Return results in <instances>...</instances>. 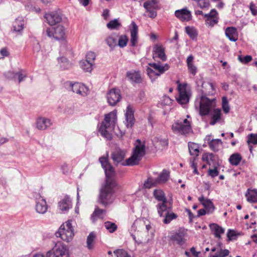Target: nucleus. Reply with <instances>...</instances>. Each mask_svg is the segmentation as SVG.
Wrapping results in <instances>:
<instances>
[{
  "instance_id": "obj_1",
  "label": "nucleus",
  "mask_w": 257,
  "mask_h": 257,
  "mask_svg": "<svg viewBox=\"0 0 257 257\" xmlns=\"http://www.w3.org/2000/svg\"><path fill=\"white\" fill-rule=\"evenodd\" d=\"M99 161L104 170L106 179L105 183L100 190L98 200L101 204L106 207L111 204L115 199L117 183L113 178L114 175V169L108 162L107 159L102 157L99 158Z\"/></svg>"
},
{
  "instance_id": "obj_2",
  "label": "nucleus",
  "mask_w": 257,
  "mask_h": 257,
  "mask_svg": "<svg viewBox=\"0 0 257 257\" xmlns=\"http://www.w3.org/2000/svg\"><path fill=\"white\" fill-rule=\"evenodd\" d=\"M135 227L137 230L135 234H132V236L138 244L147 243L153 238L154 233L151 226L146 224L145 221H136L132 226V228Z\"/></svg>"
},
{
  "instance_id": "obj_3",
  "label": "nucleus",
  "mask_w": 257,
  "mask_h": 257,
  "mask_svg": "<svg viewBox=\"0 0 257 257\" xmlns=\"http://www.w3.org/2000/svg\"><path fill=\"white\" fill-rule=\"evenodd\" d=\"M117 120L116 112L111 111L105 116L104 121L102 122L99 131L100 134L107 139H111V132L113 130Z\"/></svg>"
},
{
  "instance_id": "obj_4",
  "label": "nucleus",
  "mask_w": 257,
  "mask_h": 257,
  "mask_svg": "<svg viewBox=\"0 0 257 257\" xmlns=\"http://www.w3.org/2000/svg\"><path fill=\"white\" fill-rule=\"evenodd\" d=\"M194 106L200 115H207L214 108L215 100L209 99L206 96L201 95L196 98Z\"/></svg>"
},
{
  "instance_id": "obj_5",
  "label": "nucleus",
  "mask_w": 257,
  "mask_h": 257,
  "mask_svg": "<svg viewBox=\"0 0 257 257\" xmlns=\"http://www.w3.org/2000/svg\"><path fill=\"white\" fill-rule=\"evenodd\" d=\"M146 154L145 145L144 142L137 140L135 143V148L133 150V155L125 162L122 163L123 165L134 166L138 165L142 158Z\"/></svg>"
},
{
  "instance_id": "obj_6",
  "label": "nucleus",
  "mask_w": 257,
  "mask_h": 257,
  "mask_svg": "<svg viewBox=\"0 0 257 257\" xmlns=\"http://www.w3.org/2000/svg\"><path fill=\"white\" fill-rule=\"evenodd\" d=\"M32 257H44L41 253H36ZM46 257H69L67 246L62 242L57 243L51 250L46 253Z\"/></svg>"
},
{
  "instance_id": "obj_7",
  "label": "nucleus",
  "mask_w": 257,
  "mask_h": 257,
  "mask_svg": "<svg viewBox=\"0 0 257 257\" xmlns=\"http://www.w3.org/2000/svg\"><path fill=\"white\" fill-rule=\"evenodd\" d=\"M150 67H148L146 69L147 74L151 79H155V77L160 76L164 74L170 68V65L167 64H163L160 62L156 63H149Z\"/></svg>"
},
{
  "instance_id": "obj_8",
  "label": "nucleus",
  "mask_w": 257,
  "mask_h": 257,
  "mask_svg": "<svg viewBox=\"0 0 257 257\" xmlns=\"http://www.w3.org/2000/svg\"><path fill=\"white\" fill-rule=\"evenodd\" d=\"M56 235L64 241L67 242L71 241L74 236V230L71 221H67L61 225L56 233Z\"/></svg>"
},
{
  "instance_id": "obj_9",
  "label": "nucleus",
  "mask_w": 257,
  "mask_h": 257,
  "mask_svg": "<svg viewBox=\"0 0 257 257\" xmlns=\"http://www.w3.org/2000/svg\"><path fill=\"white\" fill-rule=\"evenodd\" d=\"M173 132L176 134L186 135L192 132L191 121L187 118L180 119L172 126Z\"/></svg>"
},
{
  "instance_id": "obj_10",
  "label": "nucleus",
  "mask_w": 257,
  "mask_h": 257,
  "mask_svg": "<svg viewBox=\"0 0 257 257\" xmlns=\"http://www.w3.org/2000/svg\"><path fill=\"white\" fill-rule=\"evenodd\" d=\"M46 33L49 37H52L56 40H64L66 36V28L62 25L59 24L53 28H48Z\"/></svg>"
},
{
  "instance_id": "obj_11",
  "label": "nucleus",
  "mask_w": 257,
  "mask_h": 257,
  "mask_svg": "<svg viewBox=\"0 0 257 257\" xmlns=\"http://www.w3.org/2000/svg\"><path fill=\"white\" fill-rule=\"evenodd\" d=\"M179 96L177 100L180 104H184L189 102L191 95V90L186 84H181L177 81Z\"/></svg>"
},
{
  "instance_id": "obj_12",
  "label": "nucleus",
  "mask_w": 257,
  "mask_h": 257,
  "mask_svg": "<svg viewBox=\"0 0 257 257\" xmlns=\"http://www.w3.org/2000/svg\"><path fill=\"white\" fill-rule=\"evenodd\" d=\"M69 89L74 93H76L82 96H85L89 93L88 88L81 83H70Z\"/></svg>"
},
{
  "instance_id": "obj_13",
  "label": "nucleus",
  "mask_w": 257,
  "mask_h": 257,
  "mask_svg": "<svg viewBox=\"0 0 257 257\" xmlns=\"http://www.w3.org/2000/svg\"><path fill=\"white\" fill-rule=\"evenodd\" d=\"M106 98L109 105L114 106L121 99L120 90L116 88L110 89L107 93Z\"/></svg>"
},
{
  "instance_id": "obj_14",
  "label": "nucleus",
  "mask_w": 257,
  "mask_h": 257,
  "mask_svg": "<svg viewBox=\"0 0 257 257\" xmlns=\"http://www.w3.org/2000/svg\"><path fill=\"white\" fill-rule=\"evenodd\" d=\"M152 55L154 60L159 58L163 61L167 60V56L165 53V48L160 44H156L153 46Z\"/></svg>"
},
{
  "instance_id": "obj_15",
  "label": "nucleus",
  "mask_w": 257,
  "mask_h": 257,
  "mask_svg": "<svg viewBox=\"0 0 257 257\" xmlns=\"http://www.w3.org/2000/svg\"><path fill=\"white\" fill-rule=\"evenodd\" d=\"M35 209L37 212L42 214L45 213L48 209V205L45 199L39 194H37L36 196Z\"/></svg>"
},
{
  "instance_id": "obj_16",
  "label": "nucleus",
  "mask_w": 257,
  "mask_h": 257,
  "mask_svg": "<svg viewBox=\"0 0 257 257\" xmlns=\"http://www.w3.org/2000/svg\"><path fill=\"white\" fill-rule=\"evenodd\" d=\"M206 25L213 27L218 22V13L215 9L211 10L209 13L204 15Z\"/></svg>"
},
{
  "instance_id": "obj_17",
  "label": "nucleus",
  "mask_w": 257,
  "mask_h": 257,
  "mask_svg": "<svg viewBox=\"0 0 257 257\" xmlns=\"http://www.w3.org/2000/svg\"><path fill=\"white\" fill-rule=\"evenodd\" d=\"M59 209L62 213H65L72 207V201L68 196H65L58 203Z\"/></svg>"
},
{
  "instance_id": "obj_18",
  "label": "nucleus",
  "mask_w": 257,
  "mask_h": 257,
  "mask_svg": "<svg viewBox=\"0 0 257 257\" xmlns=\"http://www.w3.org/2000/svg\"><path fill=\"white\" fill-rule=\"evenodd\" d=\"M52 125L50 119L46 117H39L36 121V128L39 130H45Z\"/></svg>"
},
{
  "instance_id": "obj_19",
  "label": "nucleus",
  "mask_w": 257,
  "mask_h": 257,
  "mask_svg": "<svg viewBox=\"0 0 257 257\" xmlns=\"http://www.w3.org/2000/svg\"><path fill=\"white\" fill-rule=\"evenodd\" d=\"M175 15L176 17L182 21H188L191 19V12L187 9H183L176 11Z\"/></svg>"
},
{
  "instance_id": "obj_20",
  "label": "nucleus",
  "mask_w": 257,
  "mask_h": 257,
  "mask_svg": "<svg viewBox=\"0 0 257 257\" xmlns=\"http://www.w3.org/2000/svg\"><path fill=\"white\" fill-rule=\"evenodd\" d=\"M199 201L203 205L207 214L212 213L214 210V206L210 200L205 199L203 196L198 198Z\"/></svg>"
},
{
  "instance_id": "obj_21",
  "label": "nucleus",
  "mask_w": 257,
  "mask_h": 257,
  "mask_svg": "<svg viewBox=\"0 0 257 257\" xmlns=\"http://www.w3.org/2000/svg\"><path fill=\"white\" fill-rule=\"evenodd\" d=\"M202 95L204 96L212 95L215 90L212 83L209 82H203L202 84Z\"/></svg>"
},
{
  "instance_id": "obj_22",
  "label": "nucleus",
  "mask_w": 257,
  "mask_h": 257,
  "mask_svg": "<svg viewBox=\"0 0 257 257\" xmlns=\"http://www.w3.org/2000/svg\"><path fill=\"white\" fill-rule=\"evenodd\" d=\"M131 26L132 28L130 30L131 35V43L132 46H135L138 43V28L134 22H132Z\"/></svg>"
},
{
  "instance_id": "obj_23",
  "label": "nucleus",
  "mask_w": 257,
  "mask_h": 257,
  "mask_svg": "<svg viewBox=\"0 0 257 257\" xmlns=\"http://www.w3.org/2000/svg\"><path fill=\"white\" fill-rule=\"evenodd\" d=\"M45 18L50 25H54L60 22L62 20L61 17L56 13L46 14Z\"/></svg>"
},
{
  "instance_id": "obj_24",
  "label": "nucleus",
  "mask_w": 257,
  "mask_h": 257,
  "mask_svg": "<svg viewBox=\"0 0 257 257\" xmlns=\"http://www.w3.org/2000/svg\"><path fill=\"white\" fill-rule=\"evenodd\" d=\"M171 239L177 244L181 245L185 242L184 233L183 231L179 230L171 235Z\"/></svg>"
},
{
  "instance_id": "obj_25",
  "label": "nucleus",
  "mask_w": 257,
  "mask_h": 257,
  "mask_svg": "<svg viewBox=\"0 0 257 257\" xmlns=\"http://www.w3.org/2000/svg\"><path fill=\"white\" fill-rule=\"evenodd\" d=\"M125 152L120 149H116L111 154V158L114 162L119 163L125 158Z\"/></svg>"
},
{
  "instance_id": "obj_26",
  "label": "nucleus",
  "mask_w": 257,
  "mask_h": 257,
  "mask_svg": "<svg viewBox=\"0 0 257 257\" xmlns=\"http://www.w3.org/2000/svg\"><path fill=\"white\" fill-rule=\"evenodd\" d=\"M125 116L126 127L127 128L132 127L134 124L135 118L133 112L129 106L127 107Z\"/></svg>"
},
{
  "instance_id": "obj_27",
  "label": "nucleus",
  "mask_w": 257,
  "mask_h": 257,
  "mask_svg": "<svg viewBox=\"0 0 257 257\" xmlns=\"http://www.w3.org/2000/svg\"><path fill=\"white\" fill-rule=\"evenodd\" d=\"M225 35L232 42H235L238 39L237 30L234 27L227 28L225 30Z\"/></svg>"
},
{
  "instance_id": "obj_28",
  "label": "nucleus",
  "mask_w": 257,
  "mask_h": 257,
  "mask_svg": "<svg viewBox=\"0 0 257 257\" xmlns=\"http://www.w3.org/2000/svg\"><path fill=\"white\" fill-rule=\"evenodd\" d=\"M167 202H163L158 203L157 205L158 213L160 217H163L166 213H168L171 208L166 205Z\"/></svg>"
},
{
  "instance_id": "obj_29",
  "label": "nucleus",
  "mask_w": 257,
  "mask_h": 257,
  "mask_svg": "<svg viewBox=\"0 0 257 257\" xmlns=\"http://www.w3.org/2000/svg\"><path fill=\"white\" fill-rule=\"evenodd\" d=\"M211 114V119L210 124L214 125L217 122L221 120V111L219 108H213Z\"/></svg>"
},
{
  "instance_id": "obj_30",
  "label": "nucleus",
  "mask_w": 257,
  "mask_h": 257,
  "mask_svg": "<svg viewBox=\"0 0 257 257\" xmlns=\"http://www.w3.org/2000/svg\"><path fill=\"white\" fill-rule=\"evenodd\" d=\"M245 197L248 202L250 203L256 202L257 201V190L248 189L245 193Z\"/></svg>"
},
{
  "instance_id": "obj_31",
  "label": "nucleus",
  "mask_w": 257,
  "mask_h": 257,
  "mask_svg": "<svg viewBox=\"0 0 257 257\" xmlns=\"http://www.w3.org/2000/svg\"><path fill=\"white\" fill-rule=\"evenodd\" d=\"M194 57L193 55H189L186 60L189 72L193 76L197 73V67L193 64Z\"/></svg>"
},
{
  "instance_id": "obj_32",
  "label": "nucleus",
  "mask_w": 257,
  "mask_h": 257,
  "mask_svg": "<svg viewBox=\"0 0 257 257\" xmlns=\"http://www.w3.org/2000/svg\"><path fill=\"white\" fill-rule=\"evenodd\" d=\"M210 227L215 236L217 238H220L221 235L224 232V229L216 223L211 224Z\"/></svg>"
},
{
  "instance_id": "obj_33",
  "label": "nucleus",
  "mask_w": 257,
  "mask_h": 257,
  "mask_svg": "<svg viewBox=\"0 0 257 257\" xmlns=\"http://www.w3.org/2000/svg\"><path fill=\"white\" fill-rule=\"evenodd\" d=\"M126 77L132 82L135 83H141L142 81L140 74L137 72H127Z\"/></svg>"
},
{
  "instance_id": "obj_34",
  "label": "nucleus",
  "mask_w": 257,
  "mask_h": 257,
  "mask_svg": "<svg viewBox=\"0 0 257 257\" xmlns=\"http://www.w3.org/2000/svg\"><path fill=\"white\" fill-rule=\"evenodd\" d=\"M154 145L156 148L166 147L168 146V140L166 139H162L160 137H155L153 141Z\"/></svg>"
},
{
  "instance_id": "obj_35",
  "label": "nucleus",
  "mask_w": 257,
  "mask_h": 257,
  "mask_svg": "<svg viewBox=\"0 0 257 257\" xmlns=\"http://www.w3.org/2000/svg\"><path fill=\"white\" fill-rule=\"evenodd\" d=\"M169 177V172L166 170H164L160 174L158 177L156 179L158 184H162L166 182Z\"/></svg>"
},
{
  "instance_id": "obj_36",
  "label": "nucleus",
  "mask_w": 257,
  "mask_h": 257,
  "mask_svg": "<svg viewBox=\"0 0 257 257\" xmlns=\"http://www.w3.org/2000/svg\"><path fill=\"white\" fill-rule=\"evenodd\" d=\"M222 142L220 139H213L208 143L210 148L214 152L219 150Z\"/></svg>"
},
{
  "instance_id": "obj_37",
  "label": "nucleus",
  "mask_w": 257,
  "mask_h": 257,
  "mask_svg": "<svg viewBox=\"0 0 257 257\" xmlns=\"http://www.w3.org/2000/svg\"><path fill=\"white\" fill-rule=\"evenodd\" d=\"M155 198L161 202H167V199L165 197V193L161 189H155L153 193Z\"/></svg>"
},
{
  "instance_id": "obj_38",
  "label": "nucleus",
  "mask_w": 257,
  "mask_h": 257,
  "mask_svg": "<svg viewBox=\"0 0 257 257\" xmlns=\"http://www.w3.org/2000/svg\"><path fill=\"white\" fill-rule=\"evenodd\" d=\"M24 21L21 18L16 19L13 24L14 31L15 32H21L24 28Z\"/></svg>"
},
{
  "instance_id": "obj_39",
  "label": "nucleus",
  "mask_w": 257,
  "mask_h": 257,
  "mask_svg": "<svg viewBox=\"0 0 257 257\" xmlns=\"http://www.w3.org/2000/svg\"><path fill=\"white\" fill-rule=\"evenodd\" d=\"M242 159L241 155L238 153H234L231 155L229 159V163L234 166H237Z\"/></svg>"
},
{
  "instance_id": "obj_40",
  "label": "nucleus",
  "mask_w": 257,
  "mask_h": 257,
  "mask_svg": "<svg viewBox=\"0 0 257 257\" xmlns=\"http://www.w3.org/2000/svg\"><path fill=\"white\" fill-rule=\"evenodd\" d=\"M177 217L178 216L176 213L170 210L168 213L167 214L166 213V215L163 217H164L163 222L165 224H169L171 222V221L176 219Z\"/></svg>"
},
{
  "instance_id": "obj_41",
  "label": "nucleus",
  "mask_w": 257,
  "mask_h": 257,
  "mask_svg": "<svg viewBox=\"0 0 257 257\" xmlns=\"http://www.w3.org/2000/svg\"><path fill=\"white\" fill-rule=\"evenodd\" d=\"M188 149L191 156H198L199 151V147L197 144L189 142L188 143Z\"/></svg>"
},
{
  "instance_id": "obj_42",
  "label": "nucleus",
  "mask_w": 257,
  "mask_h": 257,
  "mask_svg": "<svg viewBox=\"0 0 257 257\" xmlns=\"http://www.w3.org/2000/svg\"><path fill=\"white\" fill-rule=\"evenodd\" d=\"M60 67L63 70L69 69L71 67V64L68 59L65 57H60L58 59Z\"/></svg>"
},
{
  "instance_id": "obj_43",
  "label": "nucleus",
  "mask_w": 257,
  "mask_h": 257,
  "mask_svg": "<svg viewBox=\"0 0 257 257\" xmlns=\"http://www.w3.org/2000/svg\"><path fill=\"white\" fill-rule=\"evenodd\" d=\"M94 64L86 60L80 62V67L82 69L87 72H91Z\"/></svg>"
},
{
  "instance_id": "obj_44",
  "label": "nucleus",
  "mask_w": 257,
  "mask_h": 257,
  "mask_svg": "<svg viewBox=\"0 0 257 257\" xmlns=\"http://www.w3.org/2000/svg\"><path fill=\"white\" fill-rule=\"evenodd\" d=\"M96 238L95 234L92 232L89 233L87 238V247L89 249H92L94 248L93 242Z\"/></svg>"
},
{
  "instance_id": "obj_45",
  "label": "nucleus",
  "mask_w": 257,
  "mask_h": 257,
  "mask_svg": "<svg viewBox=\"0 0 257 257\" xmlns=\"http://www.w3.org/2000/svg\"><path fill=\"white\" fill-rule=\"evenodd\" d=\"M105 212V210L96 208L91 215V219L93 221H95L97 218H102Z\"/></svg>"
},
{
  "instance_id": "obj_46",
  "label": "nucleus",
  "mask_w": 257,
  "mask_h": 257,
  "mask_svg": "<svg viewBox=\"0 0 257 257\" xmlns=\"http://www.w3.org/2000/svg\"><path fill=\"white\" fill-rule=\"evenodd\" d=\"M144 7H147L148 9H154L157 10L159 8L158 1L157 0H150L147 1L144 3Z\"/></svg>"
},
{
  "instance_id": "obj_47",
  "label": "nucleus",
  "mask_w": 257,
  "mask_h": 257,
  "mask_svg": "<svg viewBox=\"0 0 257 257\" xmlns=\"http://www.w3.org/2000/svg\"><path fill=\"white\" fill-rule=\"evenodd\" d=\"M185 31L191 39H196L198 33L196 29L193 27L187 26L185 28Z\"/></svg>"
},
{
  "instance_id": "obj_48",
  "label": "nucleus",
  "mask_w": 257,
  "mask_h": 257,
  "mask_svg": "<svg viewBox=\"0 0 257 257\" xmlns=\"http://www.w3.org/2000/svg\"><path fill=\"white\" fill-rule=\"evenodd\" d=\"M27 77V74L25 70L20 69L18 71H16V79L18 78L19 83L24 81L25 79Z\"/></svg>"
},
{
  "instance_id": "obj_49",
  "label": "nucleus",
  "mask_w": 257,
  "mask_h": 257,
  "mask_svg": "<svg viewBox=\"0 0 257 257\" xmlns=\"http://www.w3.org/2000/svg\"><path fill=\"white\" fill-rule=\"evenodd\" d=\"M128 38L125 35H122L119 37L118 41V46L120 48L125 47L128 43Z\"/></svg>"
},
{
  "instance_id": "obj_50",
  "label": "nucleus",
  "mask_w": 257,
  "mask_h": 257,
  "mask_svg": "<svg viewBox=\"0 0 257 257\" xmlns=\"http://www.w3.org/2000/svg\"><path fill=\"white\" fill-rule=\"evenodd\" d=\"M105 42L108 46L113 49L116 45V39L113 36H110L105 39Z\"/></svg>"
},
{
  "instance_id": "obj_51",
  "label": "nucleus",
  "mask_w": 257,
  "mask_h": 257,
  "mask_svg": "<svg viewBox=\"0 0 257 257\" xmlns=\"http://www.w3.org/2000/svg\"><path fill=\"white\" fill-rule=\"evenodd\" d=\"M105 228L110 233L114 232L117 229V225L113 222L106 221L104 223Z\"/></svg>"
},
{
  "instance_id": "obj_52",
  "label": "nucleus",
  "mask_w": 257,
  "mask_h": 257,
  "mask_svg": "<svg viewBox=\"0 0 257 257\" xmlns=\"http://www.w3.org/2000/svg\"><path fill=\"white\" fill-rule=\"evenodd\" d=\"M158 184L156 179H153L152 177H149L144 183V186L146 188H150Z\"/></svg>"
},
{
  "instance_id": "obj_53",
  "label": "nucleus",
  "mask_w": 257,
  "mask_h": 257,
  "mask_svg": "<svg viewBox=\"0 0 257 257\" xmlns=\"http://www.w3.org/2000/svg\"><path fill=\"white\" fill-rule=\"evenodd\" d=\"M222 107L224 113H228L230 110V107L228 104V101L226 97L224 96L222 98Z\"/></svg>"
},
{
  "instance_id": "obj_54",
  "label": "nucleus",
  "mask_w": 257,
  "mask_h": 257,
  "mask_svg": "<svg viewBox=\"0 0 257 257\" xmlns=\"http://www.w3.org/2000/svg\"><path fill=\"white\" fill-rule=\"evenodd\" d=\"M203 160L206 161L209 165H210V161L215 159V156L212 153H205L202 156Z\"/></svg>"
},
{
  "instance_id": "obj_55",
  "label": "nucleus",
  "mask_w": 257,
  "mask_h": 257,
  "mask_svg": "<svg viewBox=\"0 0 257 257\" xmlns=\"http://www.w3.org/2000/svg\"><path fill=\"white\" fill-rule=\"evenodd\" d=\"M120 26V24L118 21L116 19L110 21L107 24V27L110 29H116L118 26Z\"/></svg>"
},
{
  "instance_id": "obj_56",
  "label": "nucleus",
  "mask_w": 257,
  "mask_h": 257,
  "mask_svg": "<svg viewBox=\"0 0 257 257\" xmlns=\"http://www.w3.org/2000/svg\"><path fill=\"white\" fill-rule=\"evenodd\" d=\"M172 100L168 96L165 95L161 100V104L162 105H170L172 104Z\"/></svg>"
},
{
  "instance_id": "obj_57",
  "label": "nucleus",
  "mask_w": 257,
  "mask_h": 257,
  "mask_svg": "<svg viewBox=\"0 0 257 257\" xmlns=\"http://www.w3.org/2000/svg\"><path fill=\"white\" fill-rule=\"evenodd\" d=\"M95 54L93 52H88L86 55V60L89 61L94 64V60L95 59Z\"/></svg>"
},
{
  "instance_id": "obj_58",
  "label": "nucleus",
  "mask_w": 257,
  "mask_h": 257,
  "mask_svg": "<svg viewBox=\"0 0 257 257\" xmlns=\"http://www.w3.org/2000/svg\"><path fill=\"white\" fill-rule=\"evenodd\" d=\"M238 59L240 62L243 64H246L251 60L252 57L250 55H246L244 57L238 56Z\"/></svg>"
},
{
  "instance_id": "obj_59",
  "label": "nucleus",
  "mask_w": 257,
  "mask_h": 257,
  "mask_svg": "<svg viewBox=\"0 0 257 257\" xmlns=\"http://www.w3.org/2000/svg\"><path fill=\"white\" fill-rule=\"evenodd\" d=\"M116 257H130L127 253L124 250L118 249L114 251Z\"/></svg>"
},
{
  "instance_id": "obj_60",
  "label": "nucleus",
  "mask_w": 257,
  "mask_h": 257,
  "mask_svg": "<svg viewBox=\"0 0 257 257\" xmlns=\"http://www.w3.org/2000/svg\"><path fill=\"white\" fill-rule=\"evenodd\" d=\"M247 143L248 144L251 143L253 144H257V134H251L248 136Z\"/></svg>"
},
{
  "instance_id": "obj_61",
  "label": "nucleus",
  "mask_w": 257,
  "mask_h": 257,
  "mask_svg": "<svg viewBox=\"0 0 257 257\" xmlns=\"http://www.w3.org/2000/svg\"><path fill=\"white\" fill-rule=\"evenodd\" d=\"M146 10L147 13H148V15L150 18H154L157 16V9H148V8H145Z\"/></svg>"
},
{
  "instance_id": "obj_62",
  "label": "nucleus",
  "mask_w": 257,
  "mask_h": 257,
  "mask_svg": "<svg viewBox=\"0 0 257 257\" xmlns=\"http://www.w3.org/2000/svg\"><path fill=\"white\" fill-rule=\"evenodd\" d=\"M40 50H41V46L39 44V42L37 40H35L33 42V52L34 53H37L40 51Z\"/></svg>"
},
{
  "instance_id": "obj_63",
  "label": "nucleus",
  "mask_w": 257,
  "mask_h": 257,
  "mask_svg": "<svg viewBox=\"0 0 257 257\" xmlns=\"http://www.w3.org/2000/svg\"><path fill=\"white\" fill-rule=\"evenodd\" d=\"M218 174L219 172L216 167H215L214 169H209L208 171V175L212 178L218 176Z\"/></svg>"
},
{
  "instance_id": "obj_64",
  "label": "nucleus",
  "mask_w": 257,
  "mask_h": 257,
  "mask_svg": "<svg viewBox=\"0 0 257 257\" xmlns=\"http://www.w3.org/2000/svg\"><path fill=\"white\" fill-rule=\"evenodd\" d=\"M197 2L199 6L202 9L208 8L210 5L208 0H200V1Z\"/></svg>"
}]
</instances>
